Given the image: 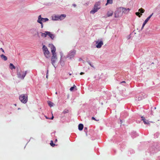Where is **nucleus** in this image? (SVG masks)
<instances>
[{
    "label": "nucleus",
    "instance_id": "nucleus-1",
    "mask_svg": "<svg viewBox=\"0 0 160 160\" xmlns=\"http://www.w3.org/2000/svg\"><path fill=\"white\" fill-rule=\"evenodd\" d=\"M49 47H50L51 51L52 53V56L51 57V63L53 66L55 68L56 67L54 65V64L57 60V55L55 52L56 49L55 47L52 44H49Z\"/></svg>",
    "mask_w": 160,
    "mask_h": 160
},
{
    "label": "nucleus",
    "instance_id": "nucleus-2",
    "mask_svg": "<svg viewBox=\"0 0 160 160\" xmlns=\"http://www.w3.org/2000/svg\"><path fill=\"white\" fill-rule=\"evenodd\" d=\"M101 2L100 1L96 2L94 5L93 8L90 12V13L94 14L101 8Z\"/></svg>",
    "mask_w": 160,
    "mask_h": 160
},
{
    "label": "nucleus",
    "instance_id": "nucleus-3",
    "mask_svg": "<svg viewBox=\"0 0 160 160\" xmlns=\"http://www.w3.org/2000/svg\"><path fill=\"white\" fill-rule=\"evenodd\" d=\"M66 17L64 14L61 15H53L52 16V19L53 21L62 20H63Z\"/></svg>",
    "mask_w": 160,
    "mask_h": 160
},
{
    "label": "nucleus",
    "instance_id": "nucleus-4",
    "mask_svg": "<svg viewBox=\"0 0 160 160\" xmlns=\"http://www.w3.org/2000/svg\"><path fill=\"white\" fill-rule=\"evenodd\" d=\"M19 99L21 102L26 103L28 101V95L26 94H21L19 97Z\"/></svg>",
    "mask_w": 160,
    "mask_h": 160
},
{
    "label": "nucleus",
    "instance_id": "nucleus-5",
    "mask_svg": "<svg viewBox=\"0 0 160 160\" xmlns=\"http://www.w3.org/2000/svg\"><path fill=\"white\" fill-rule=\"evenodd\" d=\"M17 75H18V78H21L22 79H24L25 77V76L27 74V71H25V72H23V74L22 75L21 73V72H18V71L19 70L18 68H17Z\"/></svg>",
    "mask_w": 160,
    "mask_h": 160
},
{
    "label": "nucleus",
    "instance_id": "nucleus-6",
    "mask_svg": "<svg viewBox=\"0 0 160 160\" xmlns=\"http://www.w3.org/2000/svg\"><path fill=\"white\" fill-rule=\"evenodd\" d=\"M147 97V95L143 92H141L138 97H136V100L140 101Z\"/></svg>",
    "mask_w": 160,
    "mask_h": 160
},
{
    "label": "nucleus",
    "instance_id": "nucleus-7",
    "mask_svg": "<svg viewBox=\"0 0 160 160\" xmlns=\"http://www.w3.org/2000/svg\"><path fill=\"white\" fill-rule=\"evenodd\" d=\"M75 53L76 51L75 50H71L68 53L67 56L66 58H69L71 59L72 58H73Z\"/></svg>",
    "mask_w": 160,
    "mask_h": 160
},
{
    "label": "nucleus",
    "instance_id": "nucleus-8",
    "mask_svg": "<svg viewBox=\"0 0 160 160\" xmlns=\"http://www.w3.org/2000/svg\"><path fill=\"white\" fill-rule=\"evenodd\" d=\"M130 9L129 8H126L123 7H120L118 9V11L122 12V13L127 14L128 13Z\"/></svg>",
    "mask_w": 160,
    "mask_h": 160
},
{
    "label": "nucleus",
    "instance_id": "nucleus-9",
    "mask_svg": "<svg viewBox=\"0 0 160 160\" xmlns=\"http://www.w3.org/2000/svg\"><path fill=\"white\" fill-rule=\"evenodd\" d=\"M96 47L97 48H100L103 45V42L102 40H98L97 41H96Z\"/></svg>",
    "mask_w": 160,
    "mask_h": 160
},
{
    "label": "nucleus",
    "instance_id": "nucleus-10",
    "mask_svg": "<svg viewBox=\"0 0 160 160\" xmlns=\"http://www.w3.org/2000/svg\"><path fill=\"white\" fill-rule=\"evenodd\" d=\"M39 20L41 21V22H46L48 21L49 20V19L47 18H42L41 17V15H40L38 17V20L37 21L38 22Z\"/></svg>",
    "mask_w": 160,
    "mask_h": 160
},
{
    "label": "nucleus",
    "instance_id": "nucleus-11",
    "mask_svg": "<svg viewBox=\"0 0 160 160\" xmlns=\"http://www.w3.org/2000/svg\"><path fill=\"white\" fill-rule=\"evenodd\" d=\"M153 14V13H152L151 14L149 17H148L144 21V22H143L142 27L141 28V30H142L144 26H145V25L146 24V23L148 22L149 21V20L151 18V17L152 16V15Z\"/></svg>",
    "mask_w": 160,
    "mask_h": 160
},
{
    "label": "nucleus",
    "instance_id": "nucleus-12",
    "mask_svg": "<svg viewBox=\"0 0 160 160\" xmlns=\"http://www.w3.org/2000/svg\"><path fill=\"white\" fill-rule=\"evenodd\" d=\"M60 55L61 58L59 62L60 63V64L63 67L64 66L65 63L64 61L62 58L63 53L62 52H60Z\"/></svg>",
    "mask_w": 160,
    "mask_h": 160
},
{
    "label": "nucleus",
    "instance_id": "nucleus-13",
    "mask_svg": "<svg viewBox=\"0 0 160 160\" xmlns=\"http://www.w3.org/2000/svg\"><path fill=\"white\" fill-rule=\"evenodd\" d=\"M38 30L36 28H33L30 30V32L35 36L36 35V33Z\"/></svg>",
    "mask_w": 160,
    "mask_h": 160
},
{
    "label": "nucleus",
    "instance_id": "nucleus-14",
    "mask_svg": "<svg viewBox=\"0 0 160 160\" xmlns=\"http://www.w3.org/2000/svg\"><path fill=\"white\" fill-rule=\"evenodd\" d=\"M46 58H48L50 57V52L48 50H47L43 52Z\"/></svg>",
    "mask_w": 160,
    "mask_h": 160
},
{
    "label": "nucleus",
    "instance_id": "nucleus-15",
    "mask_svg": "<svg viewBox=\"0 0 160 160\" xmlns=\"http://www.w3.org/2000/svg\"><path fill=\"white\" fill-rule=\"evenodd\" d=\"M47 35L48 36L52 39L53 40L54 39L55 37L54 34H52L51 32L49 31H48V32H47Z\"/></svg>",
    "mask_w": 160,
    "mask_h": 160
},
{
    "label": "nucleus",
    "instance_id": "nucleus-16",
    "mask_svg": "<svg viewBox=\"0 0 160 160\" xmlns=\"http://www.w3.org/2000/svg\"><path fill=\"white\" fill-rule=\"evenodd\" d=\"M83 125L82 123H80L78 125V129L79 130H82L83 128Z\"/></svg>",
    "mask_w": 160,
    "mask_h": 160
},
{
    "label": "nucleus",
    "instance_id": "nucleus-17",
    "mask_svg": "<svg viewBox=\"0 0 160 160\" xmlns=\"http://www.w3.org/2000/svg\"><path fill=\"white\" fill-rule=\"evenodd\" d=\"M1 57L2 59L4 60V61H6L8 59L7 57L3 54L1 55Z\"/></svg>",
    "mask_w": 160,
    "mask_h": 160
},
{
    "label": "nucleus",
    "instance_id": "nucleus-18",
    "mask_svg": "<svg viewBox=\"0 0 160 160\" xmlns=\"http://www.w3.org/2000/svg\"><path fill=\"white\" fill-rule=\"evenodd\" d=\"M47 102L48 105L50 107H53V106L54 103L52 102L49 100Z\"/></svg>",
    "mask_w": 160,
    "mask_h": 160
},
{
    "label": "nucleus",
    "instance_id": "nucleus-19",
    "mask_svg": "<svg viewBox=\"0 0 160 160\" xmlns=\"http://www.w3.org/2000/svg\"><path fill=\"white\" fill-rule=\"evenodd\" d=\"M113 13V12L112 11H108V12L107 15L108 17H110L112 16Z\"/></svg>",
    "mask_w": 160,
    "mask_h": 160
},
{
    "label": "nucleus",
    "instance_id": "nucleus-20",
    "mask_svg": "<svg viewBox=\"0 0 160 160\" xmlns=\"http://www.w3.org/2000/svg\"><path fill=\"white\" fill-rule=\"evenodd\" d=\"M48 32V31H45V33H42V32H40L41 34V36L42 37H46L47 36V32Z\"/></svg>",
    "mask_w": 160,
    "mask_h": 160
},
{
    "label": "nucleus",
    "instance_id": "nucleus-21",
    "mask_svg": "<svg viewBox=\"0 0 160 160\" xmlns=\"http://www.w3.org/2000/svg\"><path fill=\"white\" fill-rule=\"evenodd\" d=\"M143 121L145 124H150V122L146 119H143Z\"/></svg>",
    "mask_w": 160,
    "mask_h": 160
},
{
    "label": "nucleus",
    "instance_id": "nucleus-22",
    "mask_svg": "<svg viewBox=\"0 0 160 160\" xmlns=\"http://www.w3.org/2000/svg\"><path fill=\"white\" fill-rule=\"evenodd\" d=\"M9 67L12 70L13 69H15L16 68L14 66L13 64L11 63L10 64Z\"/></svg>",
    "mask_w": 160,
    "mask_h": 160
},
{
    "label": "nucleus",
    "instance_id": "nucleus-23",
    "mask_svg": "<svg viewBox=\"0 0 160 160\" xmlns=\"http://www.w3.org/2000/svg\"><path fill=\"white\" fill-rule=\"evenodd\" d=\"M113 2V0H107V2L106 4L107 5L108 4H112Z\"/></svg>",
    "mask_w": 160,
    "mask_h": 160
},
{
    "label": "nucleus",
    "instance_id": "nucleus-24",
    "mask_svg": "<svg viewBox=\"0 0 160 160\" xmlns=\"http://www.w3.org/2000/svg\"><path fill=\"white\" fill-rule=\"evenodd\" d=\"M42 49L43 52L46 50V51L47 50H48L47 47L45 45H43Z\"/></svg>",
    "mask_w": 160,
    "mask_h": 160
},
{
    "label": "nucleus",
    "instance_id": "nucleus-25",
    "mask_svg": "<svg viewBox=\"0 0 160 160\" xmlns=\"http://www.w3.org/2000/svg\"><path fill=\"white\" fill-rule=\"evenodd\" d=\"M136 15L138 16L139 17H140L142 15V13H140L139 12H137L135 13Z\"/></svg>",
    "mask_w": 160,
    "mask_h": 160
},
{
    "label": "nucleus",
    "instance_id": "nucleus-26",
    "mask_svg": "<svg viewBox=\"0 0 160 160\" xmlns=\"http://www.w3.org/2000/svg\"><path fill=\"white\" fill-rule=\"evenodd\" d=\"M138 11L142 14V13H143L144 12V11H145L142 8H140L139 9Z\"/></svg>",
    "mask_w": 160,
    "mask_h": 160
},
{
    "label": "nucleus",
    "instance_id": "nucleus-27",
    "mask_svg": "<svg viewBox=\"0 0 160 160\" xmlns=\"http://www.w3.org/2000/svg\"><path fill=\"white\" fill-rule=\"evenodd\" d=\"M69 112V111L67 109H65L63 112L62 113L64 114H66L68 113Z\"/></svg>",
    "mask_w": 160,
    "mask_h": 160
},
{
    "label": "nucleus",
    "instance_id": "nucleus-28",
    "mask_svg": "<svg viewBox=\"0 0 160 160\" xmlns=\"http://www.w3.org/2000/svg\"><path fill=\"white\" fill-rule=\"evenodd\" d=\"M76 87L75 85H74L73 87H72L70 89V90L71 91H72L75 88H76Z\"/></svg>",
    "mask_w": 160,
    "mask_h": 160
},
{
    "label": "nucleus",
    "instance_id": "nucleus-29",
    "mask_svg": "<svg viewBox=\"0 0 160 160\" xmlns=\"http://www.w3.org/2000/svg\"><path fill=\"white\" fill-rule=\"evenodd\" d=\"M38 23L40 24H41V28H43V24L42 22H41L40 20L38 21V22H37Z\"/></svg>",
    "mask_w": 160,
    "mask_h": 160
},
{
    "label": "nucleus",
    "instance_id": "nucleus-30",
    "mask_svg": "<svg viewBox=\"0 0 160 160\" xmlns=\"http://www.w3.org/2000/svg\"><path fill=\"white\" fill-rule=\"evenodd\" d=\"M50 144L53 147H54L55 146V144L53 143V141L52 140L51 141Z\"/></svg>",
    "mask_w": 160,
    "mask_h": 160
},
{
    "label": "nucleus",
    "instance_id": "nucleus-31",
    "mask_svg": "<svg viewBox=\"0 0 160 160\" xmlns=\"http://www.w3.org/2000/svg\"><path fill=\"white\" fill-rule=\"evenodd\" d=\"M89 64L92 67L94 68L93 65L89 61H87Z\"/></svg>",
    "mask_w": 160,
    "mask_h": 160
},
{
    "label": "nucleus",
    "instance_id": "nucleus-32",
    "mask_svg": "<svg viewBox=\"0 0 160 160\" xmlns=\"http://www.w3.org/2000/svg\"><path fill=\"white\" fill-rule=\"evenodd\" d=\"M114 14H115L114 17L115 18H118L119 17V15H118V14L117 13V12H115Z\"/></svg>",
    "mask_w": 160,
    "mask_h": 160
},
{
    "label": "nucleus",
    "instance_id": "nucleus-33",
    "mask_svg": "<svg viewBox=\"0 0 160 160\" xmlns=\"http://www.w3.org/2000/svg\"><path fill=\"white\" fill-rule=\"evenodd\" d=\"M39 33L38 31V30L37 32V33H36V35H37V36L38 37V38H40V35H39Z\"/></svg>",
    "mask_w": 160,
    "mask_h": 160
},
{
    "label": "nucleus",
    "instance_id": "nucleus-34",
    "mask_svg": "<svg viewBox=\"0 0 160 160\" xmlns=\"http://www.w3.org/2000/svg\"><path fill=\"white\" fill-rule=\"evenodd\" d=\"M92 120H94L96 121H99V120H98H98H97L95 118H94V117H92Z\"/></svg>",
    "mask_w": 160,
    "mask_h": 160
},
{
    "label": "nucleus",
    "instance_id": "nucleus-35",
    "mask_svg": "<svg viewBox=\"0 0 160 160\" xmlns=\"http://www.w3.org/2000/svg\"><path fill=\"white\" fill-rule=\"evenodd\" d=\"M122 121L121 120H120V122H118L119 123H120L121 125L122 124Z\"/></svg>",
    "mask_w": 160,
    "mask_h": 160
},
{
    "label": "nucleus",
    "instance_id": "nucleus-36",
    "mask_svg": "<svg viewBox=\"0 0 160 160\" xmlns=\"http://www.w3.org/2000/svg\"><path fill=\"white\" fill-rule=\"evenodd\" d=\"M141 118H142L141 120L142 121H143V119H145V118L143 116H142Z\"/></svg>",
    "mask_w": 160,
    "mask_h": 160
},
{
    "label": "nucleus",
    "instance_id": "nucleus-37",
    "mask_svg": "<svg viewBox=\"0 0 160 160\" xmlns=\"http://www.w3.org/2000/svg\"><path fill=\"white\" fill-rule=\"evenodd\" d=\"M54 118V117L53 115H52V117L51 118H49V119L52 120Z\"/></svg>",
    "mask_w": 160,
    "mask_h": 160
},
{
    "label": "nucleus",
    "instance_id": "nucleus-38",
    "mask_svg": "<svg viewBox=\"0 0 160 160\" xmlns=\"http://www.w3.org/2000/svg\"><path fill=\"white\" fill-rule=\"evenodd\" d=\"M88 127H85L84 128V130H88Z\"/></svg>",
    "mask_w": 160,
    "mask_h": 160
},
{
    "label": "nucleus",
    "instance_id": "nucleus-39",
    "mask_svg": "<svg viewBox=\"0 0 160 160\" xmlns=\"http://www.w3.org/2000/svg\"><path fill=\"white\" fill-rule=\"evenodd\" d=\"M126 83V82L125 81H123L121 82H120V83L121 84V83Z\"/></svg>",
    "mask_w": 160,
    "mask_h": 160
},
{
    "label": "nucleus",
    "instance_id": "nucleus-40",
    "mask_svg": "<svg viewBox=\"0 0 160 160\" xmlns=\"http://www.w3.org/2000/svg\"><path fill=\"white\" fill-rule=\"evenodd\" d=\"M48 70L47 71V75H46V77L47 78H48Z\"/></svg>",
    "mask_w": 160,
    "mask_h": 160
},
{
    "label": "nucleus",
    "instance_id": "nucleus-41",
    "mask_svg": "<svg viewBox=\"0 0 160 160\" xmlns=\"http://www.w3.org/2000/svg\"><path fill=\"white\" fill-rule=\"evenodd\" d=\"M72 6H73L74 7H76L77 6L75 4H72Z\"/></svg>",
    "mask_w": 160,
    "mask_h": 160
},
{
    "label": "nucleus",
    "instance_id": "nucleus-42",
    "mask_svg": "<svg viewBox=\"0 0 160 160\" xmlns=\"http://www.w3.org/2000/svg\"><path fill=\"white\" fill-rule=\"evenodd\" d=\"M0 49L4 53V52L3 49L2 48H0Z\"/></svg>",
    "mask_w": 160,
    "mask_h": 160
},
{
    "label": "nucleus",
    "instance_id": "nucleus-43",
    "mask_svg": "<svg viewBox=\"0 0 160 160\" xmlns=\"http://www.w3.org/2000/svg\"><path fill=\"white\" fill-rule=\"evenodd\" d=\"M84 73V72H81L80 73V74L81 75H82Z\"/></svg>",
    "mask_w": 160,
    "mask_h": 160
},
{
    "label": "nucleus",
    "instance_id": "nucleus-44",
    "mask_svg": "<svg viewBox=\"0 0 160 160\" xmlns=\"http://www.w3.org/2000/svg\"><path fill=\"white\" fill-rule=\"evenodd\" d=\"M130 38V35H129V36H128V39H129Z\"/></svg>",
    "mask_w": 160,
    "mask_h": 160
},
{
    "label": "nucleus",
    "instance_id": "nucleus-45",
    "mask_svg": "<svg viewBox=\"0 0 160 160\" xmlns=\"http://www.w3.org/2000/svg\"><path fill=\"white\" fill-rule=\"evenodd\" d=\"M45 118L46 119H49V118H48L46 116H45Z\"/></svg>",
    "mask_w": 160,
    "mask_h": 160
},
{
    "label": "nucleus",
    "instance_id": "nucleus-46",
    "mask_svg": "<svg viewBox=\"0 0 160 160\" xmlns=\"http://www.w3.org/2000/svg\"><path fill=\"white\" fill-rule=\"evenodd\" d=\"M101 104L102 105H103V102H101Z\"/></svg>",
    "mask_w": 160,
    "mask_h": 160
},
{
    "label": "nucleus",
    "instance_id": "nucleus-47",
    "mask_svg": "<svg viewBox=\"0 0 160 160\" xmlns=\"http://www.w3.org/2000/svg\"><path fill=\"white\" fill-rule=\"evenodd\" d=\"M14 105H15V106H16V104H14Z\"/></svg>",
    "mask_w": 160,
    "mask_h": 160
},
{
    "label": "nucleus",
    "instance_id": "nucleus-48",
    "mask_svg": "<svg viewBox=\"0 0 160 160\" xmlns=\"http://www.w3.org/2000/svg\"><path fill=\"white\" fill-rule=\"evenodd\" d=\"M156 109V107H155L154 108V109Z\"/></svg>",
    "mask_w": 160,
    "mask_h": 160
},
{
    "label": "nucleus",
    "instance_id": "nucleus-49",
    "mask_svg": "<svg viewBox=\"0 0 160 160\" xmlns=\"http://www.w3.org/2000/svg\"><path fill=\"white\" fill-rule=\"evenodd\" d=\"M69 75H71V74H69Z\"/></svg>",
    "mask_w": 160,
    "mask_h": 160
},
{
    "label": "nucleus",
    "instance_id": "nucleus-50",
    "mask_svg": "<svg viewBox=\"0 0 160 160\" xmlns=\"http://www.w3.org/2000/svg\"><path fill=\"white\" fill-rule=\"evenodd\" d=\"M57 141V139H56V141Z\"/></svg>",
    "mask_w": 160,
    "mask_h": 160
},
{
    "label": "nucleus",
    "instance_id": "nucleus-51",
    "mask_svg": "<svg viewBox=\"0 0 160 160\" xmlns=\"http://www.w3.org/2000/svg\"><path fill=\"white\" fill-rule=\"evenodd\" d=\"M18 109H20V108H18Z\"/></svg>",
    "mask_w": 160,
    "mask_h": 160
}]
</instances>
